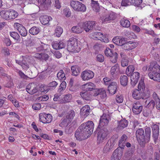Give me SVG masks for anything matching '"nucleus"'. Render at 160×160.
Wrapping results in <instances>:
<instances>
[{
    "label": "nucleus",
    "mask_w": 160,
    "mask_h": 160,
    "mask_svg": "<svg viewBox=\"0 0 160 160\" xmlns=\"http://www.w3.org/2000/svg\"><path fill=\"white\" fill-rule=\"evenodd\" d=\"M94 127V123L92 121H88L82 124L75 133L76 139L82 140L87 138L92 133Z\"/></svg>",
    "instance_id": "f257e3e1"
},
{
    "label": "nucleus",
    "mask_w": 160,
    "mask_h": 160,
    "mask_svg": "<svg viewBox=\"0 0 160 160\" xmlns=\"http://www.w3.org/2000/svg\"><path fill=\"white\" fill-rule=\"evenodd\" d=\"M151 129L149 127L145 129V133L142 128L138 129L136 132V136L138 141L141 146L143 147L145 144L148 143L150 139Z\"/></svg>",
    "instance_id": "f03ea898"
},
{
    "label": "nucleus",
    "mask_w": 160,
    "mask_h": 160,
    "mask_svg": "<svg viewBox=\"0 0 160 160\" xmlns=\"http://www.w3.org/2000/svg\"><path fill=\"white\" fill-rule=\"evenodd\" d=\"M70 6L76 12H84L86 10V6L79 1H71Z\"/></svg>",
    "instance_id": "7ed1b4c3"
},
{
    "label": "nucleus",
    "mask_w": 160,
    "mask_h": 160,
    "mask_svg": "<svg viewBox=\"0 0 160 160\" xmlns=\"http://www.w3.org/2000/svg\"><path fill=\"white\" fill-rule=\"evenodd\" d=\"M109 131L106 128H103L100 130L97 134V143L100 144L103 142L107 138Z\"/></svg>",
    "instance_id": "20e7f679"
},
{
    "label": "nucleus",
    "mask_w": 160,
    "mask_h": 160,
    "mask_svg": "<svg viewBox=\"0 0 160 160\" xmlns=\"http://www.w3.org/2000/svg\"><path fill=\"white\" fill-rule=\"evenodd\" d=\"M94 75V73L90 70H86L81 73V77L83 81H88L92 78Z\"/></svg>",
    "instance_id": "39448f33"
},
{
    "label": "nucleus",
    "mask_w": 160,
    "mask_h": 160,
    "mask_svg": "<svg viewBox=\"0 0 160 160\" xmlns=\"http://www.w3.org/2000/svg\"><path fill=\"white\" fill-rule=\"evenodd\" d=\"M40 121L44 123H49L52 120V117L49 114L42 113L39 114Z\"/></svg>",
    "instance_id": "423d86ee"
},
{
    "label": "nucleus",
    "mask_w": 160,
    "mask_h": 160,
    "mask_svg": "<svg viewBox=\"0 0 160 160\" xmlns=\"http://www.w3.org/2000/svg\"><path fill=\"white\" fill-rule=\"evenodd\" d=\"M111 118L108 114L103 113L101 117L99 126L102 127L107 126Z\"/></svg>",
    "instance_id": "0eeeda50"
},
{
    "label": "nucleus",
    "mask_w": 160,
    "mask_h": 160,
    "mask_svg": "<svg viewBox=\"0 0 160 160\" xmlns=\"http://www.w3.org/2000/svg\"><path fill=\"white\" fill-rule=\"evenodd\" d=\"M115 140L114 138H110L104 147L103 152L104 153H107L112 148L115 144Z\"/></svg>",
    "instance_id": "6e6552de"
},
{
    "label": "nucleus",
    "mask_w": 160,
    "mask_h": 160,
    "mask_svg": "<svg viewBox=\"0 0 160 160\" xmlns=\"http://www.w3.org/2000/svg\"><path fill=\"white\" fill-rule=\"evenodd\" d=\"M115 140L114 138H110L104 147L103 152L104 153H107L112 148L115 144Z\"/></svg>",
    "instance_id": "1a4fd4ad"
},
{
    "label": "nucleus",
    "mask_w": 160,
    "mask_h": 160,
    "mask_svg": "<svg viewBox=\"0 0 160 160\" xmlns=\"http://www.w3.org/2000/svg\"><path fill=\"white\" fill-rule=\"evenodd\" d=\"M95 24L94 21H88L82 23L83 28L87 32L92 30Z\"/></svg>",
    "instance_id": "9d476101"
},
{
    "label": "nucleus",
    "mask_w": 160,
    "mask_h": 160,
    "mask_svg": "<svg viewBox=\"0 0 160 160\" xmlns=\"http://www.w3.org/2000/svg\"><path fill=\"white\" fill-rule=\"evenodd\" d=\"M143 106L139 102H137L133 104L132 112L136 115L139 114L142 112Z\"/></svg>",
    "instance_id": "9b49d317"
},
{
    "label": "nucleus",
    "mask_w": 160,
    "mask_h": 160,
    "mask_svg": "<svg viewBox=\"0 0 160 160\" xmlns=\"http://www.w3.org/2000/svg\"><path fill=\"white\" fill-rule=\"evenodd\" d=\"M140 74L138 72H136L131 75V84L132 86L134 87L138 82L140 78Z\"/></svg>",
    "instance_id": "f8f14e48"
},
{
    "label": "nucleus",
    "mask_w": 160,
    "mask_h": 160,
    "mask_svg": "<svg viewBox=\"0 0 160 160\" xmlns=\"http://www.w3.org/2000/svg\"><path fill=\"white\" fill-rule=\"evenodd\" d=\"M14 26L21 36L25 37L27 35V30L22 25L19 23H16L14 24Z\"/></svg>",
    "instance_id": "ddd939ff"
},
{
    "label": "nucleus",
    "mask_w": 160,
    "mask_h": 160,
    "mask_svg": "<svg viewBox=\"0 0 160 160\" xmlns=\"http://www.w3.org/2000/svg\"><path fill=\"white\" fill-rule=\"evenodd\" d=\"M77 43L76 39H71L69 40L67 44V49L69 51L72 52L75 49V47L77 46Z\"/></svg>",
    "instance_id": "4468645a"
},
{
    "label": "nucleus",
    "mask_w": 160,
    "mask_h": 160,
    "mask_svg": "<svg viewBox=\"0 0 160 160\" xmlns=\"http://www.w3.org/2000/svg\"><path fill=\"white\" fill-rule=\"evenodd\" d=\"M138 45L137 42H131L129 41L126 42L124 45H122V48L125 50H130L136 47Z\"/></svg>",
    "instance_id": "2eb2a0df"
},
{
    "label": "nucleus",
    "mask_w": 160,
    "mask_h": 160,
    "mask_svg": "<svg viewBox=\"0 0 160 160\" xmlns=\"http://www.w3.org/2000/svg\"><path fill=\"white\" fill-rule=\"evenodd\" d=\"M117 88L118 85L116 82H111L108 87V90L109 93L112 95L115 94L116 92Z\"/></svg>",
    "instance_id": "dca6fc26"
},
{
    "label": "nucleus",
    "mask_w": 160,
    "mask_h": 160,
    "mask_svg": "<svg viewBox=\"0 0 160 160\" xmlns=\"http://www.w3.org/2000/svg\"><path fill=\"white\" fill-rule=\"evenodd\" d=\"M82 87L84 91L88 92L95 89L96 86L93 83L88 82L83 85Z\"/></svg>",
    "instance_id": "f3484780"
},
{
    "label": "nucleus",
    "mask_w": 160,
    "mask_h": 160,
    "mask_svg": "<svg viewBox=\"0 0 160 160\" xmlns=\"http://www.w3.org/2000/svg\"><path fill=\"white\" fill-rule=\"evenodd\" d=\"M94 95L95 96H98L102 99L104 98L107 96L106 91L103 88L96 89Z\"/></svg>",
    "instance_id": "a211bd4d"
},
{
    "label": "nucleus",
    "mask_w": 160,
    "mask_h": 160,
    "mask_svg": "<svg viewBox=\"0 0 160 160\" xmlns=\"http://www.w3.org/2000/svg\"><path fill=\"white\" fill-rule=\"evenodd\" d=\"M52 45L53 49L57 50L64 48L65 44L62 41H60L59 42L56 41L52 42Z\"/></svg>",
    "instance_id": "6ab92c4d"
},
{
    "label": "nucleus",
    "mask_w": 160,
    "mask_h": 160,
    "mask_svg": "<svg viewBox=\"0 0 160 160\" xmlns=\"http://www.w3.org/2000/svg\"><path fill=\"white\" fill-rule=\"evenodd\" d=\"M41 6L45 9L49 8L52 3L51 0H38Z\"/></svg>",
    "instance_id": "aec40b11"
},
{
    "label": "nucleus",
    "mask_w": 160,
    "mask_h": 160,
    "mask_svg": "<svg viewBox=\"0 0 160 160\" xmlns=\"http://www.w3.org/2000/svg\"><path fill=\"white\" fill-rule=\"evenodd\" d=\"M128 124V122L126 119H123L118 122L117 129L118 130H122L126 127Z\"/></svg>",
    "instance_id": "412c9836"
},
{
    "label": "nucleus",
    "mask_w": 160,
    "mask_h": 160,
    "mask_svg": "<svg viewBox=\"0 0 160 160\" xmlns=\"http://www.w3.org/2000/svg\"><path fill=\"white\" fill-rule=\"evenodd\" d=\"M156 62L155 61L151 63L150 65L148 68V71H152V72H155L158 71V72H160V67Z\"/></svg>",
    "instance_id": "4be33fe9"
},
{
    "label": "nucleus",
    "mask_w": 160,
    "mask_h": 160,
    "mask_svg": "<svg viewBox=\"0 0 160 160\" xmlns=\"http://www.w3.org/2000/svg\"><path fill=\"white\" fill-rule=\"evenodd\" d=\"M152 131L153 133V138L155 139H157L159 135V127L156 124H153L152 126Z\"/></svg>",
    "instance_id": "5701e85b"
},
{
    "label": "nucleus",
    "mask_w": 160,
    "mask_h": 160,
    "mask_svg": "<svg viewBox=\"0 0 160 160\" xmlns=\"http://www.w3.org/2000/svg\"><path fill=\"white\" fill-rule=\"evenodd\" d=\"M82 27V23H80L76 26L73 27L72 28L71 30L74 33L79 34L83 31Z\"/></svg>",
    "instance_id": "b1692460"
},
{
    "label": "nucleus",
    "mask_w": 160,
    "mask_h": 160,
    "mask_svg": "<svg viewBox=\"0 0 160 160\" xmlns=\"http://www.w3.org/2000/svg\"><path fill=\"white\" fill-rule=\"evenodd\" d=\"M58 83L55 81H53L51 82H50L48 84V86L47 87H45V86L44 85H41V87L43 88V91L44 92V93L48 92L50 89V87H56L58 85Z\"/></svg>",
    "instance_id": "393cba45"
},
{
    "label": "nucleus",
    "mask_w": 160,
    "mask_h": 160,
    "mask_svg": "<svg viewBox=\"0 0 160 160\" xmlns=\"http://www.w3.org/2000/svg\"><path fill=\"white\" fill-rule=\"evenodd\" d=\"M128 137L125 134H123L121 137L119 141V146L121 148H123L125 146V143L127 141Z\"/></svg>",
    "instance_id": "a878e982"
},
{
    "label": "nucleus",
    "mask_w": 160,
    "mask_h": 160,
    "mask_svg": "<svg viewBox=\"0 0 160 160\" xmlns=\"http://www.w3.org/2000/svg\"><path fill=\"white\" fill-rule=\"evenodd\" d=\"M71 69L72 71V75L75 76L79 74L81 71L80 68L77 65L72 66Z\"/></svg>",
    "instance_id": "bb28decb"
},
{
    "label": "nucleus",
    "mask_w": 160,
    "mask_h": 160,
    "mask_svg": "<svg viewBox=\"0 0 160 160\" xmlns=\"http://www.w3.org/2000/svg\"><path fill=\"white\" fill-rule=\"evenodd\" d=\"M52 19V18L47 15L41 16L40 18L41 22L43 25H46L48 24L50 21Z\"/></svg>",
    "instance_id": "cd10ccee"
},
{
    "label": "nucleus",
    "mask_w": 160,
    "mask_h": 160,
    "mask_svg": "<svg viewBox=\"0 0 160 160\" xmlns=\"http://www.w3.org/2000/svg\"><path fill=\"white\" fill-rule=\"evenodd\" d=\"M9 19L11 20L15 18L18 16V13L12 9L8 10Z\"/></svg>",
    "instance_id": "c85d7f7f"
},
{
    "label": "nucleus",
    "mask_w": 160,
    "mask_h": 160,
    "mask_svg": "<svg viewBox=\"0 0 160 160\" xmlns=\"http://www.w3.org/2000/svg\"><path fill=\"white\" fill-rule=\"evenodd\" d=\"M90 110L89 105H86L83 106L81 109V114L84 116H87L89 115Z\"/></svg>",
    "instance_id": "c756f323"
},
{
    "label": "nucleus",
    "mask_w": 160,
    "mask_h": 160,
    "mask_svg": "<svg viewBox=\"0 0 160 160\" xmlns=\"http://www.w3.org/2000/svg\"><path fill=\"white\" fill-rule=\"evenodd\" d=\"M142 92H140L139 90L135 89L133 91L132 96L135 99H140L142 98Z\"/></svg>",
    "instance_id": "7c9ffc66"
},
{
    "label": "nucleus",
    "mask_w": 160,
    "mask_h": 160,
    "mask_svg": "<svg viewBox=\"0 0 160 160\" xmlns=\"http://www.w3.org/2000/svg\"><path fill=\"white\" fill-rule=\"evenodd\" d=\"M91 4L94 11L96 12H99L100 8L99 3L98 2V1L92 0Z\"/></svg>",
    "instance_id": "2f4dec72"
},
{
    "label": "nucleus",
    "mask_w": 160,
    "mask_h": 160,
    "mask_svg": "<svg viewBox=\"0 0 160 160\" xmlns=\"http://www.w3.org/2000/svg\"><path fill=\"white\" fill-rule=\"evenodd\" d=\"M28 57L27 56L23 57L22 63L21 66L24 69H27L29 67V65L27 63L28 62Z\"/></svg>",
    "instance_id": "473e14b6"
},
{
    "label": "nucleus",
    "mask_w": 160,
    "mask_h": 160,
    "mask_svg": "<svg viewBox=\"0 0 160 160\" xmlns=\"http://www.w3.org/2000/svg\"><path fill=\"white\" fill-rule=\"evenodd\" d=\"M94 34L96 35L95 38L101 41L104 42H108L109 40L107 38H105V40L104 39V36L102 33L101 32H95Z\"/></svg>",
    "instance_id": "72a5a7b5"
},
{
    "label": "nucleus",
    "mask_w": 160,
    "mask_h": 160,
    "mask_svg": "<svg viewBox=\"0 0 160 160\" xmlns=\"http://www.w3.org/2000/svg\"><path fill=\"white\" fill-rule=\"evenodd\" d=\"M120 25L124 28H128L130 25L129 21L125 18L122 19L120 21Z\"/></svg>",
    "instance_id": "f704fd0d"
},
{
    "label": "nucleus",
    "mask_w": 160,
    "mask_h": 160,
    "mask_svg": "<svg viewBox=\"0 0 160 160\" xmlns=\"http://www.w3.org/2000/svg\"><path fill=\"white\" fill-rule=\"evenodd\" d=\"M138 90L141 92H144L145 90V86L144 82V79L141 78L139 81V83L138 85Z\"/></svg>",
    "instance_id": "c9c22d12"
},
{
    "label": "nucleus",
    "mask_w": 160,
    "mask_h": 160,
    "mask_svg": "<svg viewBox=\"0 0 160 160\" xmlns=\"http://www.w3.org/2000/svg\"><path fill=\"white\" fill-rule=\"evenodd\" d=\"M40 31V28L34 26L29 30V33L33 35L38 34Z\"/></svg>",
    "instance_id": "e433bc0d"
},
{
    "label": "nucleus",
    "mask_w": 160,
    "mask_h": 160,
    "mask_svg": "<svg viewBox=\"0 0 160 160\" xmlns=\"http://www.w3.org/2000/svg\"><path fill=\"white\" fill-rule=\"evenodd\" d=\"M75 113L73 110H70L68 111L66 114V118L69 120H72L75 116Z\"/></svg>",
    "instance_id": "4c0bfd02"
},
{
    "label": "nucleus",
    "mask_w": 160,
    "mask_h": 160,
    "mask_svg": "<svg viewBox=\"0 0 160 160\" xmlns=\"http://www.w3.org/2000/svg\"><path fill=\"white\" fill-rule=\"evenodd\" d=\"M134 70V67L132 65H130L127 68L126 73L127 75L128 76H130L132 73L133 72Z\"/></svg>",
    "instance_id": "58836bf2"
},
{
    "label": "nucleus",
    "mask_w": 160,
    "mask_h": 160,
    "mask_svg": "<svg viewBox=\"0 0 160 160\" xmlns=\"http://www.w3.org/2000/svg\"><path fill=\"white\" fill-rule=\"evenodd\" d=\"M118 151L117 150H115L111 157V160H120L121 158L120 154H119Z\"/></svg>",
    "instance_id": "ea45409f"
},
{
    "label": "nucleus",
    "mask_w": 160,
    "mask_h": 160,
    "mask_svg": "<svg viewBox=\"0 0 160 160\" xmlns=\"http://www.w3.org/2000/svg\"><path fill=\"white\" fill-rule=\"evenodd\" d=\"M121 84L123 86H126L128 83V78L125 75L122 76L120 77Z\"/></svg>",
    "instance_id": "a19ab883"
},
{
    "label": "nucleus",
    "mask_w": 160,
    "mask_h": 160,
    "mask_svg": "<svg viewBox=\"0 0 160 160\" xmlns=\"http://www.w3.org/2000/svg\"><path fill=\"white\" fill-rule=\"evenodd\" d=\"M80 95L83 99L86 100H89L91 99V95L89 92L87 91L83 92H81Z\"/></svg>",
    "instance_id": "79ce46f5"
},
{
    "label": "nucleus",
    "mask_w": 160,
    "mask_h": 160,
    "mask_svg": "<svg viewBox=\"0 0 160 160\" xmlns=\"http://www.w3.org/2000/svg\"><path fill=\"white\" fill-rule=\"evenodd\" d=\"M48 45L44 43H41L39 46L36 48V49L37 51H44L47 49Z\"/></svg>",
    "instance_id": "37998d69"
},
{
    "label": "nucleus",
    "mask_w": 160,
    "mask_h": 160,
    "mask_svg": "<svg viewBox=\"0 0 160 160\" xmlns=\"http://www.w3.org/2000/svg\"><path fill=\"white\" fill-rule=\"evenodd\" d=\"M0 14L3 18L7 20H9L8 10H3L1 11L0 12Z\"/></svg>",
    "instance_id": "c03bdc74"
},
{
    "label": "nucleus",
    "mask_w": 160,
    "mask_h": 160,
    "mask_svg": "<svg viewBox=\"0 0 160 160\" xmlns=\"http://www.w3.org/2000/svg\"><path fill=\"white\" fill-rule=\"evenodd\" d=\"M63 32L62 28L60 27H57L55 29L54 35L59 37L62 34Z\"/></svg>",
    "instance_id": "a18cd8bd"
},
{
    "label": "nucleus",
    "mask_w": 160,
    "mask_h": 160,
    "mask_svg": "<svg viewBox=\"0 0 160 160\" xmlns=\"http://www.w3.org/2000/svg\"><path fill=\"white\" fill-rule=\"evenodd\" d=\"M65 75L62 70H60L57 73V77L59 79L64 80L65 78Z\"/></svg>",
    "instance_id": "49530a36"
},
{
    "label": "nucleus",
    "mask_w": 160,
    "mask_h": 160,
    "mask_svg": "<svg viewBox=\"0 0 160 160\" xmlns=\"http://www.w3.org/2000/svg\"><path fill=\"white\" fill-rule=\"evenodd\" d=\"M155 105V102L153 100H151L149 102L146 107L147 108H149L150 109L152 110L153 109Z\"/></svg>",
    "instance_id": "de8ad7c7"
},
{
    "label": "nucleus",
    "mask_w": 160,
    "mask_h": 160,
    "mask_svg": "<svg viewBox=\"0 0 160 160\" xmlns=\"http://www.w3.org/2000/svg\"><path fill=\"white\" fill-rule=\"evenodd\" d=\"M72 98V95L70 94H67L65 95L63 99V102L65 103L70 102Z\"/></svg>",
    "instance_id": "09e8293b"
},
{
    "label": "nucleus",
    "mask_w": 160,
    "mask_h": 160,
    "mask_svg": "<svg viewBox=\"0 0 160 160\" xmlns=\"http://www.w3.org/2000/svg\"><path fill=\"white\" fill-rule=\"evenodd\" d=\"M118 58L117 53L115 52L114 54L110 57V60L113 63H115L117 61Z\"/></svg>",
    "instance_id": "8fccbe9b"
},
{
    "label": "nucleus",
    "mask_w": 160,
    "mask_h": 160,
    "mask_svg": "<svg viewBox=\"0 0 160 160\" xmlns=\"http://www.w3.org/2000/svg\"><path fill=\"white\" fill-rule=\"evenodd\" d=\"M105 54L107 57H111L114 54L113 53L112 50L109 48H106L105 51Z\"/></svg>",
    "instance_id": "3c124183"
},
{
    "label": "nucleus",
    "mask_w": 160,
    "mask_h": 160,
    "mask_svg": "<svg viewBox=\"0 0 160 160\" xmlns=\"http://www.w3.org/2000/svg\"><path fill=\"white\" fill-rule=\"evenodd\" d=\"M10 35L15 40H18L19 39L20 36L18 33L15 32H10Z\"/></svg>",
    "instance_id": "603ef678"
},
{
    "label": "nucleus",
    "mask_w": 160,
    "mask_h": 160,
    "mask_svg": "<svg viewBox=\"0 0 160 160\" xmlns=\"http://www.w3.org/2000/svg\"><path fill=\"white\" fill-rule=\"evenodd\" d=\"M63 13L64 15L67 18L70 17L71 15V12L70 9L67 8H66L63 9Z\"/></svg>",
    "instance_id": "864d4df0"
},
{
    "label": "nucleus",
    "mask_w": 160,
    "mask_h": 160,
    "mask_svg": "<svg viewBox=\"0 0 160 160\" xmlns=\"http://www.w3.org/2000/svg\"><path fill=\"white\" fill-rule=\"evenodd\" d=\"M121 5L123 6L126 7L132 4L131 1L130 0H122Z\"/></svg>",
    "instance_id": "5fc2aeb1"
},
{
    "label": "nucleus",
    "mask_w": 160,
    "mask_h": 160,
    "mask_svg": "<svg viewBox=\"0 0 160 160\" xmlns=\"http://www.w3.org/2000/svg\"><path fill=\"white\" fill-rule=\"evenodd\" d=\"M119 68V65L118 64H116L114 66H112L111 69V72L112 75L115 74L117 69H118Z\"/></svg>",
    "instance_id": "6e6d98bb"
},
{
    "label": "nucleus",
    "mask_w": 160,
    "mask_h": 160,
    "mask_svg": "<svg viewBox=\"0 0 160 160\" xmlns=\"http://www.w3.org/2000/svg\"><path fill=\"white\" fill-rule=\"evenodd\" d=\"M111 20L109 14L105 15L102 19V22L103 23H107L108 22Z\"/></svg>",
    "instance_id": "4d7b16f0"
},
{
    "label": "nucleus",
    "mask_w": 160,
    "mask_h": 160,
    "mask_svg": "<svg viewBox=\"0 0 160 160\" xmlns=\"http://www.w3.org/2000/svg\"><path fill=\"white\" fill-rule=\"evenodd\" d=\"M96 59L97 61L100 62H102L104 60V57L102 55L99 54L97 55Z\"/></svg>",
    "instance_id": "13d9d810"
},
{
    "label": "nucleus",
    "mask_w": 160,
    "mask_h": 160,
    "mask_svg": "<svg viewBox=\"0 0 160 160\" xmlns=\"http://www.w3.org/2000/svg\"><path fill=\"white\" fill-rule=\"evenodd\" d=\"M116 101L119 103L122 102L123 101V97L121 95H117L116 96Z\"/></svg>",
    "instance_id": "bf43d9fd"
},
{
    "label": "nucleus",
    "mask_w": 160,
    "mask_h": 160,
    "mask_svg": "<svg viewBox=\"0 0 160 160\" xmlns=\"http://www.w3.org/2000/svg\"><path fill=\"white\" fill-rule=\"evenodd\" d=\"M121 64L122 67L127 66L128 64V60L126 59H123L122 60Z\"/></svg>",
    "instance_id": "052dcab7"
},
{
    "label": "nucleus",
    "mask_w": 160,
    "mask_h": 160,
    "mask_svg": "<svg viewBox=\"0 0 160 160\" xmlns=\"http://www.w3.org/2000/svg\"><path fill=\"white\" fill-rule=\"evenodd\" d=\"M32 108L34 110H39L41 108V105L40 103H35L32 105Z\"/></svg>",
    "instance_id": "680f3d73"
},
{
    "label": "nucleus",
    "mask_w": 160,
    "mask_h": 160,
    "mask_svg": "<svg viewBox=\"0 0 160 160\" xmlns=\"http://www.w3.org/2000/svg\"><path fill=\"white\" fill-rule=\"evenodd\" d=\"M55 57L57 58H59L62 57V54L59 51L52 52Z\"/></svg>",
    "instance_id": "e2e57ef3"
},
{
    "label": "nucleus",
    "mask_w": 160,
    "mask_h": 160,
    "mask_svg": "<svg viewBox=\"0 0 160 160\" xmlns=\"http://www.w3.org/2000/svg\"><path fill=\"white\" fill-rule=\"evenodd\" d=\"M152 98L153 100L156 102L160 100L158 95L155 92H153L152 95Z\"/></svg>",
    "instance_id": "0e129e2a"
},
{
    "label": "nucleus",
    "mask_w": 160,
    "mask_h": 160,
    "mask_svg": "<svg viewBox=\"0 0 160 160\" xmlns=\"http://www.w3.org/2000/svg\"><path fill=\"white\" fill-rule=\"evenodd\" d=\"M34 85L32 83L29 84L27 86L26 88L27 91L29 93V91H32V90L34 87H33Z\"/></svg>",
    "instance_id": "69168bd1"
},
{
    "label": "nucleus",
    "mask_w": 160,
    "mask_h": 160,
    "mask_svg": "<svg viewBox=\"0 0 160 160\" xmlns=\"http://www.w3.org/2000/svg\"><path fill=\"white\" fill-rule=\"evenodd\" d=\"M49 98V97L47 95H45L39 98V100L41 101H46Z\"/></svg>",
    "instance_id": "338daca9"
},
{
    "label": "nucleus",
    "mask_w": 160,
    "mask_h": 160,
    "mask_svg": "<svg viewBox=\"0 0 160 160\" xmlns=\"http://www.w3.org/2000/svg\"><path fill=\"white\" fill-rule=\"evenodd\" d=\"M66 83L65 82L63 81L61 83L60 86L59 88V89L60 90V91H62V90L66 88Z\"/></svg>",
    "instance_id": "774afa93"
}]
</instances>
